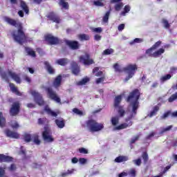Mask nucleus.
I'll list each match as a JSON object with an SVG mask.
<instances>
[{"instance_id":"nucleus-42","label":"nucleus","mask_w":177,"mask_h":177,"mask_svg":"<svg viewBox=\"0 0 177 177\" xmlns=\"http://www.w3.org/2000/svg\"><path fill=\"white\" fill-rule=\"evenodd\" d=\"M48 122V119L46 118H40L37 120V123L39 125H44Z\"/></svg>"},{"instance_id":"nucleus-49","label":"nucleus","mask_w":177,"mask_h":177,"mask_svg":"<svg viewBox=\"0 0 177 177\" xmlns=\"http://www.w3.org/2000/svg\"><path fill=\"white\" fill-rule=\"evenodd\" d=\"M113 68L116 73H122V70H121V68L120 67V65L118 64H115L113 65Z\"/></svg>"},{"instance_id":"nucleus-16","label":"nucleus","mask_w":177,"mask_h":177,"mask_svg":"<svg viewBox=\"0 0 177 177\" xmlns=\"http://www.w3.org/2000/svg\"><path fill=\"white\" fill-rule=\"evenodd\" d=\"M5 133L8 138H12V139H19L20 134L17 132L12 131L9 129L5 131Z\"/></svg>"},{"instance_id":"nucleus-62","label":"nucleus","mask_w":177,"mask_h":177,"mask_svg":"<svg viewBox=\"0 0 177 177\" xmlns=\"http://www.w3.org/2000/svg\"><path fill=\"white\" fill-rule=\"evenodd\" d=\"M124 28H125V24H120L118 27V31H122V30H124Z\"/></svg>"},{"instance_id":"nucleus-22","label":"nucleus","mask_w":177,"mask_h":177,"mask_svg":"<svg viewBox=\"0 0 177 177\" xmlns=\"http://www.w3.org/2000/svg\"><path fill=\"white\" fill-rule=\"evenodd\" d=\"M44 110L46 112V114H48V115H50L51 117H56L57 115V113L52 111V109H50V108H49V106L48 105L44 106Z\"/></svg>"},{"instance_id":"nucleus-8","label":"nucleus","mask_w":177,"mask_h":177,"mask_svg":"<svg viewBox=\"0 0 177 177\" xmlns=\"http://www.w3.org/2000/svg\"><path fill=\"white\" fill-rule=\"evenodd\" d=\"M80 63H82L84 66H91V64H95V61L93 59L91 58V55L89 53H85L84 55H81L79 57Z\"/></svg>"},{"instance_id":"nucleus-52","label":"nucleus","mask_w":177,"mask_h":177,"mask_svg":"<svg viewBox=\"0 0 177 177\" xmlns=\"http://www.w3.org/2000/svg\"><path fill=\"white\" fill-rule=\"evenodd\" d=\"M104 80H106V77H104V76L97 78L95 80V84H97L98 85V84H100V83L104 82Z\"/></svg>"},{"instance_id":"nucleus-3","label":"nucleus","mask_w":177,"mask_h":177,"mask_svg":"<svg viewBox=\"0 0 177 177\" xmlns=\"http://www.w3.org/2000/svg\"><path fill=\"white\" fill-rule=\"evenodd\" d=\"M0 76L1 77L2 80H4L6 82H8L9 84V86L10 88V91L12 92V93H15L17 96H21V93L19 91V89H17V87L15 86V84L10 83V80H9V77H8V74L6 72H3L2 71V68L0 66Z\"/></svg>"},{"instance_id":"nucleus-1","label":"nucleus","mask_w":177,"mask_h":177,"mask_svg":"<svg viewBox=\"0 0 177 177\" xmlns=\"http://www.w3.org/2000/svg\"><path fill=\"white\" fill-rule=\"evenodd\" d=\"M5 21L10 26H12V27L18 28L17 34L16 30H14L12 32L11 35L15 42H17L19 45H23L27 41V37L24 30H23V24L19 20L13 19L9 17H5Z\"/></svg>"},{"instance_id":"nucleus-18","label":"nucleus","mask_w":177,"mask_h":177,"mask_svg":"<svg viewBox=\"0 0 177 177\" xmlns=\"http://www.w3.org/2000/svg\"><path fill=\"white\" fill-rule=\"evenodd\" d=\"M8 75L14 80V81H15V82H17V84H21V79L19 75L12 72L11 71H8Z\"/></svg>"},{"instance_id":"nucleus-30","label":"nucleus","mask_w":177,"mask_h":177,"mask_svg":"<svg viewBox=\"0 0 177 177\" xmlns=\"http://www.w3.org/2000/svg\"><path fill=\"white\" fill-rule=\"evenodd\" d=\"M56 63L59 64V66H66L68 63V59L67 58H61L56 61Z\"/></svg>"},{"instance_id":"nucleus-29","label":"nucleus","mask_w":177,"mask_h":177,"mask_svg":"<svg viewBox=\"0 0 177 177\" xmlns=\"http://www.w3.org/2000/svg\"><path fill=\"white\" fill-rule=\"evenodd\" d=\"M75 172V169H68L66 172H62L60 174L61 177H67L69 175H73Z\"/></svg>"},{"instance_id":"nucleus-40","label":"nucleus","mask_w":177,"mask_h":177,"mask_svg":"<svg viewBox=\"0 0 177 177\" xmlns=\"http://www.w3.org/2000/svg\"><path fill=\"white\" fill-rule=\"evenodd\" d=\"M24 141L26 142V143H30V142H31L32 139V136H31V134L29 133H26L24 136Z\"/></svg>"},{"instance_id":"nucleus-32","label":"nucleus","mask_w":177,"mask_h":177,"mask_svg":"<svg viewBox=\"0 0 177 177\" xmlns=\"http://www.w3.org/2000/svg\"><path fill=\"white\" fill-rule=\"evenodd\" d=\"M158 110H160V107H158V106H155L153 109V111H151V113L148 115V117H149V118L154 117V115L157 114Z\"/></svg>"},{"instance_id":"nucleus-47","label":"nucleus","mask_w":177,"mask_h":177,"mask_svg":"<svg viewBox=\"0 0 177 177\" xmlns=\"http://www.w3.org/2000/svg\"><path fill=\"white\" fill-rule=\"evenodd\" d=\"M119 110L118 111V113L120 115V117H124L125 115V110L122 109V106H118Z\"/></svg>"},{"instance_id":"nucleus-12","label":"nucleus","mask_w":177,"mask_h":177,"mask_svg":"<svg viewBox=\"0 0 177 177\" xmlns=\"http://www.w3.org/2000/svg\"><path fill=\"white\" fill-rule=\"evenodd\" d=\"M46 17L48 19V20L53 21V23H56L57 24H60V23H62V19H60V16H59L55 12H48Z\"/></svg>"},{"instance_id":"nucleus-61","label":"nucleus","mask_w":177,"mask_h":177,"mask_svg":"<svg viewBox=\"0 0 177 177\" xmlns=\"http://www.w3.org/2000/svg\"><path fill=\"white\" fill-rule=\"evenodd\" d=\"M79 162L80 164H86V159L85 158H79Z\"/></svg>"},{"instance_id":"nucleus-17","label":"nucleus","mask_w":177,"mask_h":177,"mask_svg":"<svg viewBox=\"0 0 177 177\" xmlns=\"http://www.w3.org/2000/svg\"><path fill=\"white\" fill-rule=\"evenodd\" d=\"M0 162H13V157L0 153Z\"/></svg>"},{"instance_id":"nucleus-60","label":"nucleus","mask_w":177,"mask_h":177,"mask_svg":"<svg viewBox=\"0 0 177 177\" xmlns=\"http://www.w3.org/2000/svg\"><path fill=\"white\" fill-rule=\"evenodd\" d=\"M11 127L13 128V129H17V128H19L20 126L17 121H15L14 123L12 124Z\"/></svg>"},{"instance_id":"nucleus-26","label":"nucleus","mask_w":177,"mask_h":177,"mask_svg":"<svg viewBox=\"0 0 177 177\" xmlns=\"http://www.w3.org/2000/svg\"><path fill=\"white\" fill-rule=\"evenodd\" d=\"M20 6L26 15H28V13H30V9H28V6H27V3H26L24 1L21 0L20 1Z\"/></svg>"},{"instance_id":"nucleus-15","label":"nucleus","mask_w":177,"mask_h":177,"mask_svg":"<svg viewBox=\"0 0 177 177\" xmlns=\"http://www.w3.org/2000/svg\"><path fill=\"white\" fill-rule=\"evenodd\" d=\"M71 70L72 74L73 75H80V73H81V68L78 66V64L76 62L73 61L71 63Z\"/></svg>"},{"instance_id":"nucleus-14","label":"nucleus","mask_w":177,"mask_h":177,"mask_svg":"<svg viewBox=\"0 0 177 177\" xmlns=\"http://www.w3.org/2000/svg\"><path fill=\"white\" fill-rule=\"evenodd\" d=\"M44 39L48 45H57V44H59V38L54 37L52 35H46Z\"/></svg>"},{"instance_id":"nucleus-13","label":"nucleus","mask_w":177,"mask_h":177,"mask_svg":"<svg viewBox=\"0 0 177 177\" xmlns=\"http://www.w3.org/2000/svg\"><path fill=\"white\" fill-rule=\"evenodd\" d=\"M65 44L66 45V46H68V48H70V49H71L72 50H77L78 49H80V42L77 41H71V40H65Z\"/></svg>"},{"instance_id":"nucleus-54","label":"nucleus","mask_w":177,"mask_h":177,"mask_svg":"<svg viewBox=\"0 0 177 177\" xmlns=\"http://www.w3.org/2000/svg\"><path fill=\"white\" fill-rule=\"evenodd\" d=\"M133 162L138 167H140V165L142 164V159L138 158L136 160H133Z\"/></svg>"},{"instance_id":"nucleus-43","label":"nucleus","mask_w":177,"mask_h":177,"mask_svg":"<svg viewBox=\"0 0 177 177\" xmlns=\"http://www.w3.org/2000/svg\"><path fill=\"white\" fill-rule=\"evenodd\" d=\"M161 44H162V41H156L152 46V49L153 50H156V49H158L160 48V46H161Z\"/></svg>"},{"instance_id":"nucleus-4","label":"nucleus","mask_w":177,"mask_h":177,"mask_svg":"<svg viewBox=\"0 0 177 177\" xmlns=\"http://www.w3.org/2000/svg\"><path fill=\"white\" fill-rule=\"evenodd\" d=\"M86 125L89 129L90 132H99L104 128L102 123L97 122L96 120L91 119L86 121Z\"/></svg>"},{"instance_id":"nucleus-53","label":"nucleus","mask_w":177,"mask_h":177,"mask_svg":"<svg viewBox=\"0 0 177 177\" xmlns=\"http://www.w3.org/2000/svg\"><path fill=\"white\" fill-rule=\"evenodd\" d=\"M174 126L172 125H170V126H168L167 127L165 128V129H162V131H160V133H164L168 131H171V129H172Z\"/></svg>"},{"instance_id":"nucleus-33","label":"nucleus","mask_w":177,"mask_h":177,"mask_svg":"<svg viewBox=\"0 0 177 177\" xmlns=\"http://www.w3.org/2000/svg\"><path fill=\"white\" fill-rule=\"evenodd\" d=\"M131 12V6L126 5L124 8V10L121 12V16H126L127 13H129Z\"/></svg>"},{"instance_id":"nucleus-57","label":"nucleus","mask_w":177,"mask_h":177,"mask_svg":"<svg viewBox=\"0 0 177 177\" xmlns=\"http://www.w3.org/2000/svg\"><path fill=\"white\" fill-rule=\"evenodd\" d=\"M169 115H171V111H167L162 115V120H165V118L169 117Z\"/></svg>"},{"instance_id":"nucleus-48","label":"nucleus","mask_w":177,"mask_h":177,"mask_svg":"<svg viewBox=\"0 0 177 177\" xmlns=\"http://www.w3.org/2000/svg\"><path fill=\"white\" fill-rule=\"evenodd\" d=\"M162 24H164L165 28H169V27H171V25L168 22V20L165 19H162Z\"/></svg>"},{"instance_id":"nucleus-21","label":"nucleus","mask_w":177,"mask_h":177,"mask_svg":"<svg viewBox=\"0 0 177 177\" xmlns=\"http://www.w3.org/2000/svg\"><path fill=\"white\" fill-rule=\"evenodd\" d=\"M62 75H57L55 79L54 80L53 84L55 88H59L60 85H62Z\"/></svg>"},{"instance_id":"nucleus-51","label":"nucleus","mask_w":177,"mask_h":177,"mask_svg":"<svg viewBox=\"0 0 177 177\" xmlns=\"http://www.w3.org/2000/svg\"><path fill=\"white\" fill-rule=\"evenodd\" d=\"M172 76L169 74H167L163 77H161V81H162V82H165V81H167V80H171V77Z\"/></svg>"},{"instance_id":"nucleus-59","label":"nucleus","mask_w":177,"mask_h":177,"mask_svg":"<svg viewBox=\"0 0 177 177\" xmlns=\"http://www.w3.org/2000/svg\"><path fill=\"white\" fill-rule=\"evenodd\" d=\"M93 5H95V6H104V4L102 1H100L99 0L94 1Z\"/></svg>"},{"instance_id":"nucleus-24","label":"nucleus","mask_w":177,"mask_h":177,"mask_svg":"<svg viewBox=\"0 0 177 177\" xmlns=\"http://www.w3.org/2000/svg\"><path fill=\"white\" fill-rule=\"evenodd\" d=\"M121 102H122V95H117L115 97L114 100V107L117 109L118 107H120V104H121Z\"/></svg>"},{"instance_id":"nucleus-64","label":"nucleus","mask_w":177,"mask_h":177,"mask_svg":"<svg viewBox=\"0 0 177 177\" xmlns=\"http://www.w3.org/2000/svg\"><path fill=\"white\" fill-rule=\"evenodd\" d=\"M123 176H128V173L122 171L118 175V177H123Z\"/></svg>"},{"instance_id":"nucleus-19","label":"nucleus","mask_w":177,"mask_h":177,"mask_svg":"<svg viewBox=\"0 0 177 177\" xmlns=\"http://www.w3.org/2000/svg\"><path fill=\"white\" fill-rule=\"evenodd\" d=\"M132 121H130L128 124L127 123H122L120 124L119 126H117L114 127V131H121V129H125L128 128V127H132Z\"/></svg>"},{"instance_id":"nucleus-6","label":"nucleus","mask_w":177,"mask_h":177,"mask_svg":"<svg viewBox=\"0 0 177 177\" xmlns=\"http://www.w3.org/2000/svg\"><path fill=\"white\" fill-rule=\"evenodd\" d=\"M44 131L41 133V136L44 142L45 143H53L55 142V138L52 136V131L50 129L49 127L45 126L44 127Z\"/></svg>"},{"instance_id":"nucleus-41","label":"nucleus","mask_w":177,"mask_h":177,"mask_svg":"<svg viewBox=\"0 0 177 177\" xmlns=\"http://www.w3.org/2000/svg\"><path fill=\"white\" fill-rule=\"evenodd\" d=\"M142 158L144 160V164H147V161H149V154L147 151H144L142 154Z\"/></svg>"},{"instance_id":"nucleus-9","label":"nucleus","mask_w":177,"mask_h":177,"mask_svg":"<svg viewBox=\"0 0 177 177\" xmlns=\"http://www.w3.org/2000/svg\"><path fill=\"white\" fill-rule=\"evenodd\" d=\"M153 50H154L152 48V47H151L150 48L146 50L145 53L149 57H160V56H161L162 54L165 52V50L164 48H159L154 53H153Z\"/></svg>"},{"instance_id":"nucleus-44","label":"nucleus","mask_w":177,"mask_h":177,"mask_svg":"<svg viewBox=\"0 0 177 177\" xmlns=\"http://www.w3.org/2000/svg\"><path fill=\"white\" fill-rule=\"evenodd\" d=\"M177 99V92L175 93L174 94L171 95L169 98H168V102L169 103H172V102H175Z\"/></svg>"},{"instance_id":"nucleus-46","label":"nucleus","mask_w":177,"mask_h":177,"mask_svg":"<svg viewBox=\"0 0 177 177\" xmlns=\"http://www.w3.org/2000/svg\"><path fill=\"white\" fill-rule=\"evenodd\" d=\"M127 175L131 177H136V170L135 169H131L127 173Z\"/></svg>"},{"instance_id":"nucleus-5","label":"nucleus","mask_w":177,"mask_h":177,"mask_svg":"<svg viewBox=\"0 0 177 177\" xmlns=\"http://www.w3.org/2000/svg\"><path fill=\"white\" fill-rule=\"evenodd\" d=\"M138 71V65L136 64H129L126 67L123 68V71L127 74V76L124 79V81L127 82V81H129L131 78L133 77V75L136 74V71Z\"/></svg>"},{"instance_id":"nucleus-39","label":"nucleus","mask_w":177,"mask_h":177,"mask_svg":"<svg viewBox=\"0 0 177 177\" xmlns=\"http://www.w3.org/2000/svg\"><path fill=\"white\" fill-rule=\"evenodd\" d=\"M59 5L60 6H62V8H63L64 9L68 10V8H69L68 3V2H66L65 0H60V1H59Z\"/></svg>"},{"instance_id":"nucleus-45","label":"nucleus","mask_w":177,"mask_h":177,"mask_svg":"<svg viewBox=\"0 0 177 177\" xmlns=\"http://www.w3.org/2000/svg\"><path fill=\"white\" fill-rule=\"evenodd\" d=\"M113 53L114 50H113V48H107L103 51L102 55H111Z\"/></svg>"},{"instance_id":"nucleus-2","label":"nucleus","mask_w":177,"mask_h":177,"mask_svg":"<svg viewBox=\"0 0 177 177\" xmlns=\"http://www.w3.org/2000/svg\"><path fill=\"white\" fill-rule=\"evenodd\" d=\"M140 91L138 88H135L129 93V95L126 98V102L130 103L132 107L131 112L134 115H136L138 109H139V99H140Z\"/></svg>"},{"instance_id":"nucleus-27","label":"nucleus","mask_w":177,"mask_h":177,"mask_svg":"<svg viewBox=\"0 0 177 177\" xmlns=\"http://www.w3.org/2000/svg\"><path fill=\"white\" fill-rule=\"evenodd\" d=\"M55 122L57 127L58 128H59L60 129H62V128L64 127H65V125H66V122L63 119H62V120L56 119L55 120Z\"/></svg>"},{"instance_id":"nucleus-38","label":"nucleus","mask_w":177,"mask_h":177,"mask_svg":"<svg viewBox=\"0 0 177 177\" xmlns=\"http://www.w3.org/2000/svg\"><path fill=\"white\" fill-rule=\"evenodd\" d=\"M110 13H111L110 10L105 13L102 18L103 23H109V17H110Z\"/></svg>"},{"instance_id":"nucleus-37","label":"nucleus","mask_w":177,"mask_h":177,"mask_svg":"<svg viewBox=\"0 0 177 177\" xmlns=\"http://www.w3.org/2000/svg\"><path fill=\"white\" fill-rule=\"evenodd\" d=\"M79 39H80V41H89V39H91V37L88 35L80 34L79 35Z\"/></svg>"},{"instance_id":"nucleus-36","label":"nucleus","mask_w":177,"mask_h":177,"mask_svg":"<svg viewBox=\"0 0 177 177\" xmlns=\"http://www.w3.org/2000/svg\"><path fill=\"white\" fill-rule=\"evenodd\" d=\"M111 122L113 125V127H117L120 122V119L118 117H112L111 119Z\"/></svg>"},{"instance_id":"nucleus-11","label":"nucleus","mask_w":177,"mask_h":177,"mask_svg":"<svg viewBox=\"0 0 177 177\" xmlns=\"http://www.w3.org/2000/svg\"><path fill=\"white\" fill-rule=\"evenodd\" d=\"M31 95L34 96L35 97V102L38 104L39 106H44L45 105V101L44 100V98L42 97V95L39 94V93L32 91Z\"/></svg>"},{"instance_id":"nucleus-50","label":"nucleus","mask_w":177,"mask_h":177,"mask_svg":"<svg viewBox=\"0 0 177 177\" xmlns=\"http://www.w3.org/2000/svg\"><path fill=\"white\" fill-rule=\"evenodd\" d=\"M73 113H75V114H77V115H84V112H82V111H80V109L75 108L73 109Z\"/></svg>"},{"instance_id":"nucleus-58","label":"nucleus","mask_w":177,"mask_h":177,"mask_svg":"<svg viewBox=\"0 0 177 177\" xmlns=\"http://www.w3.org/2000/svg\"><path fill=\"white\" fill-rule=\"evenodd\" d=\"M171 167H172V165H167V167H165L161 174H162V175H164V174L168 172V171H169V169H171Z\"/></svg>"},{"instance_id":"nucleus-55","label":"nucleus","mask_w":177,"mask_h":177,"mask_svg":"<svg viewBox=\"0 0 177 177\" xmlns=\"http://www.w3.org/2000/svg\"><path fill=\"white\" fill-rule=\"evenodd\" d=\"M140 138V135H137V136H136L135 138H132V139L131 140L130 143H131V145H133V143H136V140H139V138Z\"/></svg>"},{"instance_id":"nucleus-7","label":"nucleus","mask_w":177,"mask_h":177,"mask_svg":"<svg viewBox=\"0 0 177 177\" xmlns=\"http://www.w3.org/2000/svg\"><path fill=\"white\" fill-rule=\"evenodd\" d=\"M45 91L49 99L54 100L56 103H61L62 100L58 97L57 93H56V91H53L52 87H45Z\"/></svg>"},{"instance_id":"nucleus-10","label":"nucleus","mask_w":177,"mask_h":177,"mask_svg":"<svg viewBox=\"0 0 177 177\" xmlns=\"http://www.w3.org/2000/svg\"><path fill=\"white\" fill-rule=\"evenodd\" d=\"M19 113L20 102L19 101L13 102L10 109V115L11 117H16V115H19Z\"/></svg>"},{"instance_id":"nucleus-28","label":"nucleus","mask_w":177,"mask_h":177,"mask_svg":"<svg viewBox=\"0 0 177 177\" xmlns=\"http://www.w3.org/2000/svg\"><path fill=\"white\" fill-rule=\"evenodd\" d=\"M32 139L35 145H37V146H39V145H41V140H39V136L38 135V133L32 134Z\"/></svg>"},{"instance_id":"nucleus-63","label":"nucleus","mask_w":177,"mask_h":177,"mask_svg":"<svg viewBox=\"0 0 177 177\" xmlns=\"http://www.w3.org/2000/svg\"><path fill=\"white\" fill-rule=\"evenodd\" d=\"M16 165L15 163L11 164L10 167H9L10 171H16Z\"/></svg>"},{"instance_id":"nucleus-56","label":"nucleus","mask_w":177,"mask_h":177,"mask_svg":"<svg viewBox=\"0 0 177 177\" xmlns=\"http://www.w3.org/2000/svg\"><path fill=\"white\" fill-rule=\"evenodd\" d=\"M79 152L81 153L82 154H88V149L82 147L79 149Z\"/></svg>"},{"instance_id":"nucleus-25","label":"nucleus","mask_w":177,"mask_h":177,"mask_svg":"<svg viewBox=\"0 0 177 177\" xmlns=\"http://www.w3.org/2000/svg\"><path fill=\"white\" fill-rule=\"evenodd\" d=\"M25 50L26 53H28V56H30L31 57H37V54L32 48L30 47H25Z\"/></svg>"},{"instance_id":"nucleus-35","label":"nucleus","mask_w":177,"mask_h":177,"mask_svg":"<svg viewBox=\"0 0 177 177\" xmlns=\"http://www.w3.org/2000/svg\"><path fill=\"white\" fill-rule=\"evenodd\" d=\"M122 8H124V3L122 2L117 3L114 6V9L116 12H120V10L122 9Z\"/></svg>"},{"instance_id":"nucleus-31","label":"nucleus","mask_w":177,"mask_h":177,"mask_svg":"<svg viewBox=\"0 0 177 177\" xmlns=\"http://www.w3.org/2000/svg\"><path fill=\"white\" fill-rule=\"evenodd\" d=\"M5 125H6V119L3 117V113L0 112V127L3 128Z\"/></svg>"},{"instance_id":"nucleus-34","label":"nucleus","mask_w":177,"mask_h":177,"mask_svg":"<svg viewBox=\"0 0 177 177\" xmlns=\"http://www.w3.org/2000/svg\"><path fill=\"white\" fill-rule=\"evenodd\" d=\"M89 81H90L89 77H84L82 79V80L77 82V85H79V86L86 85L87 82H89Z\"/></svg>"},{"instance_id":"nucleus-23","label":"nucleus","mask_w":177,"mask_h":177,"mask_svg":"<svg viewBox=\"0 0 177 177\" xmlns=\"http://www.w3.org/2000/svg\"><path fill=\"white\" fill-rule=\"evenodd\" d=\"M128 160H129L128 156H119L115 158L114 161L115 162L120 163V162H125L126 161H128Z\"/></svg>"},{"instance_id":"nucleus-20","label":"nucleus","mask_w":177,"mask_h":177,"mask_svg":"<svg viewBox=\"0 0 177 177\" xmlns=\"http://www.w3.org/2000/svg\"><path fill=\"white\" fill-rule=\"evenodd\" d=\"M45 67H46V70H47L48 74L50 75H53L55 73V68H53V67H52V65H50V64L48 62V61H45L44 63Z\"/></svg>"}]
</instances>
